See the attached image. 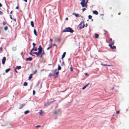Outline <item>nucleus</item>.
Segmentation results:
<instances>
[{
    "label": "nucleus",
    "mask_w": 129,
    "mask_h": 129,
    "mask_svg": "<svg viewBox=\"0 0 129 129\" xmlns=\"http://www.w3.org/2000/svg\"><path fill=\"white\" fill-rule=\"evenodd\" d=\"M38 51L37 53L39 56L40 58H41L43 55L44 54L45 52L44 50H43L41 45H40L38 48Z\"/></svg>",
    "instance_id": "obj_1"
},
{
    "label": "nucleus",
    "mask_w": 129,
    "mask_h": 129,
    "mask_svg": "<svg viewBox=\"0 0 129 129\" xmlns=\"http://www.w3.org/2000/svg\"><path fill=\"white\" fill-rule=\"evenodd\" d=\"M74 31L72 29V28L70 27H68L67 28H66L65 29H64L63 31L62 32H69L71 33H72Z\"/></svg>",
    "instance_id": "obj_2"
},
{
    "label": "nucleus",
    "mask_w": 129,
    "mask_h": 129,
    "mask_svg": "<svg viewBox=\"0 0 129 129\" xmlns=\"http://www.w3.org/2000/svg\"><path fill=\"white\" fill-rule=\"evenodd\" d=\"M54 74V76L55 78H56L58 76V75L59 73V72L56 69L55 70L53 71Z\"/></svg>",
    "instance_id": "obj_3"
},
{
    "label": "nucleus",
    "mask_w": 129,
    "mask_h": 129,
    "mask_svg": "<svg viewBox=\"0 0 129 129\" xmlns=\"http://www.w3.org/2000/svg\"><path fill=\"white\" fill-rule=\"evenodd\" d=\"M79 25L80 26V27L79 28V29H81L82 28H84L85 26L84 21L81 22L80 24Z\"/></svg>",
    "instance_id": "obj_4"
},
{
    "label": "nucleus",
    "mask_w": 129,
    "mask_h": 129,
    "mask_svg": "<svg viewBox=\"0 0 129 129\" xmlns=\"http://www.w3.org/2000/svg\"><path fill=\"white\" fill-rule=\"evenodd\" d=\"M85 0H81L82 2L80 3V4L82 5V7H85L84 6V4L85 2Z\"/></svg>",
    "instance_id": "obj_5"
},
{
    "label": "nucleus",
    "mask_w": 129,
    "mask_h": 129,
    "mask_svg": "<svg viewBox=\"0 0 129 129\" xmlns=\"http://www.w3.org/2000/svg\"><path fill=\"white\" fill-rule=\"evenodd\" d=\"M113 45L112 44H109V46L112 49H115L116 48V47L115 46L113 45Z\"/></svg>",
    "instance_id": "obj_6"
},
{
    "label": "nucleus",
    "mask_w": 129,
    "mask_h": 129,
    "mask_svg": "<svg viewBox=\"0 0 129 129\" xmlns=\"http://www.w3.org/2000/svg\"><path fill=\"white\" fill-rule=\"evenodd\" d=\"M61 111V110L60 109L57 110V111H55L53 112V114H56L60 112Z\"/></svg>",
    "instance_id": "obj_7"
},
{
    "label": "nucleus",
    "mask_w": 129,
    "mask_h": 129,
    "mask_svg": "<svg viewBox=\"0 0 129 129\" xmlns=\"http://www.w3.org/2000/svg\"><path fill=\"white\" fill-rule=\"evenodd\" d=\"M110 44L114 45V41H112V39H110L109 40Z\"/></svg>",
    "instance_id": "obj_8"
},
{
    "label": "nucleus",
    "mask_w": 129,
    "mask_h": 129,
    "mask_svg": "<svg viewBox=\"0 0 129 129\" xmlns=\"http://www.w3.org/2000/svg\"><path fill=\"white\" fill-rule=\"evenodd\" d=\"M6 59V57H3L2 59V63L3 64H4L5 63Z\"/></svg>",
    "instance_id": "obj_9"
},
{
    "label": "nucleus",
    "mask_w": 129,
    "mask_h": 129,
    "mask_svg": "<svg viewBox=\"0 0 129 129\" xmlns=\"http://www.w3.org/2000/svg\"><path fill=\"white\" fill-rule=\"evenodd\" d=\"M39 113L41 115H43V114H45V112L44 111H43L42 110H41Z\"/></svg>",
    "instance_id": "obj_10"
},
{
    "label": "nucleus",
    "mask_w": 129,
    "mask_h": 129,
    "mask_svg": "<svg viewBox=\"0 0 129 129\" xmlns=\"http://www.w3.org/2000/svg\"><path fill=\"white\" fill-rule=\"evenodd\" d=\"M25 104H20V106L19 107V109H21L25 105Z\"/></svg>",
    "instance_id": "obj_11"
},
{
    "label": "nucleus",
    "mask_w": 129,
    "mask_h": 129,
    "mask_svg": "<svg viewBox=\"0 0 129 129\" xmlns=\"http://www.w3.org/2000/svg\"><path fill=\"white\" fill-rule=\"evenodd\" d=\"M26 60L27 61H31L32 60V58L31 57H28L26 58Z\"/></svg>",
    "instance_id": "obj_12"
},
{
    "label": "nucleus",
    "mask_w": 129,
    "mask_h": 129,
    "mask_svg": "<svg viewBox=\"0 0 129 129\" xmlns=\"http://www.w3.org/2000/svg\"><path fill=\"white\" fill-rule=\"evenodd\" d=\"M66 53L65 52H64L63 54V55H62L61 56V58L62 59H63V58L64 57L66 54Z\"/></svg>",
    "instance_id": "obj_13"
},
{
    "label": "nucleus",
    "mask_w": 129,
    "mask_h": 129,
    "mask_svg": "<svg viewBox=\"0 0 129 129\" xmlns=\"http://www.w3.org/2000/svg\"><path fill=\"white\" fill-rule=\"evenodd\" d=\"M73 15H75V16L76 17H80L79 15L78 14H76L75 13H73Z\"/></svg>",
    "instance_id": "obj_14"
},
{
    "label": "nucleus",
    "mask_w": 129,
    "mask_h": 129,
    "mask_svg": "<svg viewBox=\"0 0 129 129\" xmlns=\"http://www.w3.org/2000/svg\"><path fill=\"white\" fill-rule=\"evenodd\" d=\"M93 13L94 14L96 15H98L99 13L96 10L93 11Z\"/></svg>",
    "instance_id": "obj_15"
},
{
    "label": "nucleus",
    "mask_w": 129,
    "mask_h": 129,
    "mask_svg": "<svg viewBox=\"0 0 129 129\" xmlns=\"http://www.w3.org/2000/svg\"><path fill=\"white\" fill-rule=\"evenodd\" d=\"M33 75V74H30L29 75V76L28 77L29 80H31V79L32 78V75Z\"/></svg>",
    "instance_id": "obj_16"
},
{
    "label": "nucleus",
    "mask_w": 129,
    "mask_h": 129,
    "mask_svg": "<svg viewBox=\"0 0 129 129\" xmlns=\"http://www.w3.org/2000/svg\"><path fill=\"white\" fill-rule=\"evenodd\" d=\"M34 34L36 36H37V31L36 30L34 29Z\"/></svg>",
    "instance_id": "obj_17"
},
{
    "label": "nucleus",
    "mask_w": 129,
    "mask_h": 129,
    "mask_svg": "<svg viewBox=\"0 0 129 129\" xmlns=\"http://www.w3.org/2000/svg\"><path fill=\"white\" fill-rule=\"evenodd\" d=\"M30 24H31V26L33 27H34V23L33 21H31Z\"/></svg>",
    "instance_id": "obj_18"
},
{
    "label": "nucleus",
    "mask_w": 129,
    "mask_h": 129,
    "mask_svg": "<svg viewBox=\"0 0 129 129\" xmlns=\"http://www.w3.org/2000/svg\"><path fill=\"white\" fill-rule=\"evenodd\" d=\"M89 84V83H88L87 85H85L84 87L82 88V89L83 90Z\"/></svg>",
    "instance_id": "obj_19"
},
{
    "label": "nucleus",
    "mask_w": 129,
    "mask_h": 129,
    "mask_svg": "<svg viewBox=\"0 0 129 129\" xmlns=\"http://www.w3.org/2000/svg\"><path fill=\"white\" fill-rule=\"evenodd\" d=\"M52 47V44H51L49 46V47H48L47 48V50H48L50 48H51Z\"/></svg>",
    "instance_id": "obj_20"
},
{
    "label": "nucleus",
    "mask_w": 129,
    "mask_h": 129,
    "mask_svg": "<svg viewBox=\"0 0 129 129\" xmlns=\"http://www.w3.org/2000/svg\"><path fill=\"white\" fill-rule=\"evenodd\" d=\"M29 112V111L28 110H27L25 111L24 112L25 114H26Z\"/></svg>",
    "instance_id": "obj_21"
},
{
    "label": "nucleus",
    "mask_w": 129,
    "mask_h": 129,
    "mask_svg": "<svg viewBox=\"0 0 129 129\" xmlns=\"http://www.w3.org/2000/svg\"><path fill=\"white\" fill-rule=\"evenodd\" d=\"M21 68V67L20 66H17L16 67L15 69H17L18 70H19Z\"/></svg>",
    "instance_id": "obj_22"
},
{
    "label": "nucleus",
    "mask_w": 129,
    "mask_h": 129,
    "mask_svg": "<svg viewBox=\"0 0 129 129\" xmlns=\"http://www.w3.org/2000/svg\"><path fill=\"white\" fill-rule=\"evenodd\" d=\"M99 35L97 34H95V38H98L99 37Z\"/></svg>",
    "instance_id": "obj_23"
},
{
    "label": "nucleus",
    "mask_w": 129,
    "mask_h": 129,
    "mask_svg": "<svg viewBox=\"0 0 129 129\" xmlns=\"http://www.w3.org/2000/svg\"><path fill=\"white\" fill-rule=\"evenodd\" d=\"M32 53L36 55L37 57H39L37 52H32Z\"/></svg>",
    "instance_id": "obj_24"
},
{
    "label": "nucleus",
    "mask_w": 129,
    "mask_h": 129,
    "mask_svg": "<svg viewBox=\"0 0 129 129\" xmlns=\"http://www.w3.org/2000/svg\"><path fill=\"white\" fill-rule=\"evenodd\" d=\"M61 40V39L60 38H57V41L58 42H60Z\"/></svg>",
    "instance_id": "obj_25"
},
{
    "label": "nucleus",
    "mask_w": 129,
    "mask_h": 129,
    "mask_svg": "<svg viewBox=\"0 0 129 129\" xmlns=\"http://www.w3.org/2000/svg\"><path fill=\"white\" fill-rule=\"evenodd\" d=\"M10 70V68H8L5 70V72L6 73H8V72Z\"/></svg>",
    "instance_id": "obj_26"
},
{
    "label": "nucleus",
    "mask_w": 129,
    "mask_h": 129,
    "mask_svg": "<svg viewBox=\"0 0 129 129\" xmlns=\"http://www.w3.org/2000/svg\"><path fill=\"white\" fill-rule=\"evenodd\" d=\"M101 65L102 66H111L110 65H108L107 64H103V63Z\"/></svg>",
    "instance_id": "obj_27"
},
{
    "label": "nucleus",
    "mask_w": 129,
    "mask_h": 129,
    "mask_svg": "<svg viewBox=\"0 0 129 129\" xmlns=\"http://www.w3.org/2000/svg\"><path fill=\"white\" fill-rule=\"evenodd\" d=\"M61 67L59 65H58V70H60L61 69Z\"/></svg>",
    "instance_id": "obj_28"
},
{
    "label": "nucleus",
    "mask_w": 129,
    "mask_h": 129,
    "mask_svg": "<svg viewBox=\"0 0 129 129\" xmlns=\"http://www.w3.org/2000/svg\"><path fill=\"white\" fill-rule=\"evenodd\" d=\"M33 50L35 51H37V47H33Z\"/></svg>",
    "instance_id": "obj_29"
},
{
    "label": "nucleus",
    "mask_w": 129,
    "mask_h": 129,
    "mask_svg": "<svg viewBox=\"0 0 129 129\" xmlns=\"http://www.w3.org/2000/svg\"><path fill=\"white\" fill-rule=\"evenodd\" d=\"M27 83L26 82H25L24 83H23V85L24 86H27Z\"/></svg>",
    "instance_id": "obj_30"
},
{
    "label": "nucleus",
    "mask_w": 129,
    "mask_h": 129,
    "mask_svg": "<svg viewBox=\"0 0 129 129\" xmlns=\"http://www.w3.org/2000/svg\"><path fill=\"white\" fill-rule=\"evenodd\" d=\"M92 17V16L91 15H89L88 16V18L89 19H91Z\"/></svg>",
    "instance_id": "obj_31"
},
{
    "label": "nucleus",
    "mask_w": 129,
    "mask_h": 129,
    "mask_svg": "<svg viewBox=\"0 0 129 129\" xmlns=\"http://www.w3.org/2000/svg\"><path fill=\"white\" fill-rule=\"evenodd\" d=\"M4 29L5 30H7L8 29V27L7 26H5L4 28Z\"/></svg>",
    "instance_id": "obj_32"
},
{
    "label": "nucleus",
    "mask_w": 129,
    "mask_h": 129,
    "mask_svg": "<svg viewBox=\"0 0 129 129\" xmlns=\"http://www.w3.org/2000/svg\"><path fill=\"white\" fill-rule=\"evenodd\" d=\"M7 23V22H6V21H4L3 22V24L4 25H6V23Z\"/></svg>",
    "instance_id": "obj_33"
},
{
    "label": "nucleus",
    "mask_w": 129,
    "mask_h": 129,
    "mask_svg": "<svg viewBox=\"0 0 129 129\" xmlns=\"http://www.w3.org/2000/svg\"><path fill=\"white\" fill-rule=\"evenodd\" d=\"M37 72V70H35L33 72V75L35 74Z\"/></svg>",
    "instance_id": "obj_34"
},
{
    "label": "nucleus",
    "mask_w": 129,
    "mask_h": 129,
    "mask_svg": "<svg viewBox=\"0 0 129 129\" xmlns=\"http://www.w3.org/2000/svg\"><path fill=\"white\" fill-rule=\"evenodd\" d=\"M33 47H35V46L36 45V44H35L34 43H33Z\"/></svg>",
    "instance_id": "obj_35"
},
{
    "label": "nucleus",
    "mask_w": 129,
    "mask_h": 129,
    "mask_svg": "<svg viewBox=\"0 0 129 129\" xmlns=\"http://www.w3.org/2000/svg\"><path fill=\"white\" fill-rule=\"evenodd\" d=\"M35 91L34 90H33V95H35Z\"/></svg>",
    "instance_id": "obj_36"
},
{
    "label": "nucleus",
    "mask_w": 129,
    "mask_h": 129,
    "mask_svg": "<svg viewBox=\"0 0 129 129\" xmlns=\"http://www.w3.org/2000/svg\"><path fill=\"white\" fill-rule=\"evenodd\" d=\"M50 41H51V44H52V40L51 39H50Z\"/></svg>",
    "instance_id": "obj_37"
},
{
    "label": "nucleus",
    "mask_w": 129,
    "mask_h": 129,
    "mask_svg": "<svg viewBox=\"0 0 129 129\" xmlns=\"http://www.w3.org/2000/svg\"><path fill=\"white\" fill-rule=\"evenodd\" d=\"M86 10V9L85 8H83L82 9V11L83 12L85 10Z\"/></svg>",
    "instance_id": "obj_38"
},
{
    "label": "nucleus",
    "mask_w": 129,
    "mask_h": 129,
    "mask_svg": "<svg viewBox=\"0 0 129 129\" xmlns=\"http://www.w3.org/2000/svg\"><path fill=\"white\" fill-rule=\"evenodd\" d=\"M70 69L71 71H73V68L72 67H71L70 68Z\"/></svg>",
    "instance_id": "obj_39"
},
{
    "label": "nucleus",
    "mask_w": 129,
    "mask_h": 129,
    "mask_svg": "<svg viewBox=\"0 0 129 129\" xmlns=\"http://www.w3.org/2000/svg\"><path fill=\"white\" fill-rule=\"evenodd\" d=\"M87 3H85L84 6H85V7H87Z\"/></svg>",
    "instance_id": "obj_40"
},
{
    "label": "nucleus",
    "mask_w": 129,
    "mask_h": 129,
    "mask_svg": "<svg viewBox=\"0 0 129 129\" xmlns=\"http://www.w3.org/2000/svg\"><path fill=\"white\" fill-rule=\"evenodd\" d=\"M3 14V12L2 11H0V15H2Z\"/></svg>",
    "instance_id": "obj_41"
},
{
    "label": "nucleus",
    "mask_w": 129,
    "mask_h": 129,
    "mask_svg": "<svg viewBox=\"0 0 129 129\" xmlns=\"http://www.w3.org/2000/svg\"><path fill=\"white\" fill-rule=\"evenodd\" d=\"M116 114H118L119 113V111H117L116 112Z\"/></svg>",
    "instance_id": "obj_42"
},
{
    "label": "nucleus",
    "mask_w": 129,
    "mask_h": 129,
    "mask_svg": "<svg viewBox=\"0 0 129 129\" xmlns=\"http://www.w3.org/2000/svg\"><path fill=\"white\" fill-rule=\"evenodd\" d=\"M40 126H41V125H38L36 126V127H40Z\"/></svg>",
    "instance_id": "obj_43"
},
{
    "label": "nucleus",
    "mask_w": 129,
    "mask_h": 129,
    "mask_svg": "<svg viewBox=\"0 0 129 129\" xmlns=\"http://www.w3.org/2000/svg\"><path fill=\"white\" fill-rule=\"evenodd\" d=\"M2 50V47H0V51H1Z\"/></svg>",
    "instance_id": "obj_44"
},
{
    "label": "nucleus",
    "mask_w": 129,
    "mask_h": 129,
    "mask_svg": "<svg viewBox=\"0 0 129 129\" xmlns=\"http://www.w3.org/2000/svg\"><path fill=\"white\" fill-rule=\"evenodd\" d=\"M33 50V48L31 50L30 52H33L32 51Z\"/></svg>",
    "instance_id": "obj_45"
},
{
    "label": "nucleus",
    "mask_w": 129,
    "mask_h": 129,
    "mask_svg": "<svg viewBox=\"0 0 129 129\" xmlns=\"http://www.w3.org/2000/svg\"><path fill=\"white\" fill-rule=\"evenodd\" d=\"M53 45L54 46H55L56 47H57V46H56V45L55 44H53Z\"/></svg>",
    "instance_id": "obj_46"
},
{
    "label": "nucleus",
    "mask_w": 129,
    "mask_h": 129,
    "mask_svg": "<svg viewBox=\"0 0 129 129\" xmlns=\"http://www.w3.org/2000/svg\"><path fill=\"white\" fill-rule=\"evenodd\" d=\"M10 18L11 19H13V18H12V16L11 15L10 16Z\"/></svg>",
    "instance_id": "obj_47"
},
{
    "label": "nucleus",
    "mask_w": 129,
    "mask_h": 129,
    "mask_svg": "<svg viewBox=\"0 0 129 129\" xmlns=\"http://www.w3.org/2000/svg\"><path fill=\"white\" fill-rule=\"evenodd\" d=\"M88 0H86V2H85V3H87L88 2Z\"/></svg>",
    "instance_id": "obj_48"
},
{
    "label": "nucleus",
    "mask_w": 129,
    "mask_h": 129,
    "mask_svg": "<svg viewBox=\"0 0 129 129\" xmlns=\"http://www.w3.org/2000/svg\"><path fill=\"white\" fill-rule=\"evenodd\" d=\"M87 23H86L85 24V26L86 27H87Z\"/></svg>",
    "instance_id": "obj_49"
},
{
    "label": "nucleus",
    "mask_w": 129,
    "mask_h": 129,
    "mask_svg": "<svg viewBox=\"0 0 129 129\" xmlns=\"http://www.w3.org/2000/svg\"><path fill=\"white\" fill-rule=\"evenodd\" d=\"M2 6V5L1 3H0V7Z\"/></svg>",
    "instance_id": "obj_50"
},
{
    "label": "nucleus",
    "mask_w": 129,
    "mask_h": 129,
    "mask_svg": "<svg viewBox=\"0 0 129 129\" xmlns=\"http://www.w3.org/2000/svg\"><path fill=\"white\" fill-rule=\"evenodd\" d=\"M24 1L26 2H27V0H24Z\"/></svg>",
    "instance_id": "obj_51"
},
{
    "label": "nucleus",
    "mask_w": 129,
    "mask_h": 129,
    "mask_svg": "<svg viewBox=\"0 0 129 129\" xmlns=\"http://www.w3.org/2000/svg\"><path fill=\"white\" fill-rule=\"evenodd\" d=\"M16 69H15V72H16V73H17V71H16Z\"/></svg>",
    "instance_id": "obj_52"
},
{
    "label": "nucleus",
    "mask_w": 129,
    "mask_h": 129,
    "mask_svg": "<svg viewBox=\"0 0 129 129\" xmlns=\"http://www.w3.org/2000/svg\"><path fill=\"white\" fill-rule=\"evenodd\" d=\"M65 19H66V20H68V17H67V18H66Z\"/></svg>",
    "instance_id": "obj_53"
},
{
    "label": "nucleus",
    "mask_w": 129,
    "mask_h": 129,
    "mask_svg": "<svg viewBox=\"0 0 129 129\" xmlns=\"http://www.w3.org/2000/svg\"><path fill=\"white\" fill-rule=\"evenodd\" d=\"M32 52H30L29 53V54L31 55L32 54Z\"/></svg>",
    "instance_id": "obj_54"
},
{
    "label": "nucleus",
    "mask_w": 129,
    "mask_h": 129,
    "mask_svg": "<svg viewBox=\"0 0 129 129\" xmlns=\"http://www.w3.org/2000/svg\"><path fill=\"white\" fill-rule=\"evenodd\" d=\"M16 9H18V7L17 6L16 7Z\"/></svg>",
    "instance_id": "obj_55"
},
{
    "label": "nucleus",
    "mask_w": 129,
    "mask_h": 129,
    "mask_svg": "<svg viewBox=\"0 0 129 129\" xmlns=\"http://www.w3.org/2000/svg\"><path fill=\"white\" fill-rule=\"evenodd\" d=\"M85 75H87V73H85Z\"/></svg>",
    "instance_id": "obj_56"
},
{
    "label": "nucleus",
    "mask_w": 129,
    "mask_h": 129,
    "mask_svg": "<svg viewBox=\"0 0 129 129\" xmlns=\"http://www.w3.org/2000/svg\"><path fill=\"white\" fill-rule=\"evenodd\" d=\"M31 55L32 56H34L35 57V56L34 55H33L32 54Z\"/></svg>",
    "instance_id": "obj_57"
},
{
    "label": "nucleus",
    "mask_w": 129,
    "mask_h": 129,
    "mask_svg": "<svg viewBox=\"0 0 129 129\" xmlns=\"http://www.w3.org/2000/svg\"><path fill=\"white\" fill-rule=\"evenodd\" d=\"M120 14H121L120 13H118V14L119 15H120Z\"/></svg>",
    "instance_id": "obj_58"
},
{
    "label": "nucleus",
    "mask_w": 129,
    "mask_h": 129,
    "mask_svg": "<svg viewBox=\"0 0 129 129\" xmlns=\"http://www.w3.org/2000/svg\"><path fill=\"white\" fill-rule=\"evenodd\" d=\"M12 11H11L10 12V13L11 14L12 13Z\"/></svg>",
    "instance_id": "obj_59"
},
{
    "label": "nucleus",
    "mask_w": 129,
    "mask_h": 129,
    "mask_svg": "<svg viewBox=\"0 0 129 129\" xmlns=\"http://www.w3.org/2000/svg\"><path fill=\"white\" fill-rule=\"evenodd\" d=\"M54 101H51V102H50L51 103H52V102H54Z\"/></svg>",
    "instance_id": "obj_60"
},
{
    "label": "nucleus",
    "mask_w": 129,
    "mask_h": 129,
    "mask_svg": "<svg viewBox=\"0 0 129 129\" xmlns=\"http://www.w3.org/2000/svg\"><path fill=\"white\" fill-rule=\"evenodd\" d=\"M14 20L15 21H16V19H14Z\"/></svg>",
    "instance_id": "obj_61"
},
{
    "label": "nucleus",
    "mask_w": 129,
    "mask_h": 129,
    "mask_svg": "<svg viewBox=\"0 0 129 129\" xmlns=\"http://www.w3.org/2000/svg\"><path fill=\"white\" fill-rule=\"evenodd\" d=\"M62 63L64 64V62H62Z\"/></svg>",
    "instance_id": "obj_62"
},
{
    "label": "nucleus",
    "mask_w": 129,
    "mask_h": 129,
    "mask_svg": "<svg viewBox=\"0 0 129 129\" xmlns=\"http://www.w3.org/2000/svg\"><path fill=\"white\" fill-rule=\"evenodd\" d=\"M111 16H112H112H113V15H111Z\"/></svg>",
    "instance_id": "obj_63"
}]
</instances>
